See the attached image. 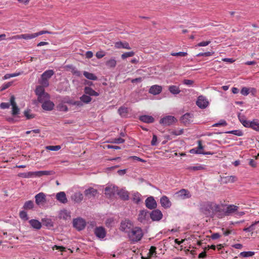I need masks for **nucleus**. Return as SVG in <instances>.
Masks as SVG:
<instances>
[{"mask_svg":"<svg viewBox=\"0 0 259 259\" xmlns=\"http://www.w3.org/2000/svg\"><path fill=\"white\" fill-rule=\"evenodd\" d=\"M227 125V122L224 120L221 119L219 121V122L214 123L212 125V127H217V126H226Z\"/></svg>","mask_w":259,"mask_h":259,"instance_id":"51","label":"nucleus"},{"mask_svg":"<svg viewBox=\"0 0 259 259\" xmlns=\"http://www.w3.org/2000/svg\"><path fill=\"white\" fill-rule=\"evenodd\" d=\"M29 224L34 229L38 230L41 227V224L38 220L32 219L29 221Z\"/></svg>","mask_w":259,"mask_h":259,"instance_id":"31","label":"nucleus"},{"mask_svg":"<svg viewBox=\"0 0 259 259\" xmlns=\"http://www.w3.org/2000/svg\"><path fill=\"white\" fill-rule=\"evenodd\" d=\"M117 194L119 197L123 200H127L129 199V193L124 189H122L119 190H118Z\"/></svg>","mask_w":259,"mask_h":259,"instance_id":"23","label":"nucleus"},{"mask_svg":"<svg viewBox=\"0 0 259 259\" xmlns=\"http://www.w3.org/2000/svg\"><path fill=\"white\" fill-rule=\"evenodd\" d=\"M213 52H207L205 53H200L196 55L197 57H201V56H212L213 54Z\"/></svg>","mask_w":259,"mask_h":259,"instance_id":"59","label":"nucleus"},{"mask_svg":"<svg viewBox=\"0 0 259 259\" xmlns=\"http://www.w3.org/2000/svg\"><path fill=\"white\" fill-rule=\"evenodd\" d=\"M116 64L117 62L114 58H111L105 63L106 66L109 68H114L116 66Z\"/></svg>","mask_w":259,"mask_h":259,"instance_id":"34","label":"nucleus"},{"mask_svg":"<svg viewBox=\"0 0 259 259\" xmlns=\"http://www.w3.org/2000/svg\"><path fill=\"white\" fill-rule=\"evenodd\" d=\"M183 133V129H180L178 130H174L171 132V134L179 136L181 135Z\"/></svg>","mask_w":259,"mask_h":259,"instance_id":"62","label":"nucleus"},{"mask_svg":"<svg viewBox=\"0 0 259 259\" xmlns=\"http://www.w3.org/2000/svg\"><path fill=\"white\" fill-rule=\"evenodd\" d=\"M169 92L174 95H177L180 93V89L176 85H170L168 88Z\"/></svg>","mask_w":259,"mask_h":259,"instance_id":"38","label":"nucleus"},{"mask_svg":"<svg viewBox=\"0 0 259 259\" xmlns=\"http://www.w3.org/2000/svg\"><path fill=\"white\" fill-rule=\"evenodd\" d=\"M84 92L85 94L92 96H98L99 94L92 89L91 87H85L84 89Z\"/></svg>","mask_w":259,"mask_h":259,"instance_id":"27","label":"nucleus"},{"mask_svg":"<svg viewBox=\"0 0 259 259\" xmlns=\"http://www.w3.org/2000/svg\"><path fill=\"white\" fill-rule=\"evenodd\" d=\"M118 191V188L113 185H110L105 189V194L109 198H111Z\"/></svg>","mask_w":259,"mask_h":259,"instance_id":"9","label":"nucleus"},{"mask_svg":"<svg viewBox=\"0 0 259 259\" xmlns=\"http://www.w3.org/2000/svg\"><path fill=\"white\" fill-rule=\"evenodd\" d=\"M83 75L87 78L90 80H96L98 78L95 74L87 71H84Z\"/></svg>","mask_w":259,"mask_h":259,"instance_id":"39","label":"nucleus"},{"mask_svg":"<svg viewBox=\"0 0 259 259\" xmlns=\"http://www.w3.org/2000/svg\"><path fill=\"white\" fill-rule=\"evenodd\" d=\"M241 123L243 124V125L246 127H250L251 126V121H248L246 119L244 120L241 121Z\"/></svg>","mask_w":259,"mask_h":259,"instance_id":"63","label":"nucleus"},{"mask_svg":"<svg viewBox=\"0 0 259 259\" xmlns=\"http://www.w3.org/2000/svg\"><path fill=\"white\" fill-rule=\"evenodd\" d=\"M176 121L177 119L174 116L168 115L161 118L160 120V123L164 126H168L171 125Z\"/></svg>","mask_w":259,"mask_h":259,"instance_id":"6","label":"nucleus"},{"mask_svg":"<svg viewBox=\"0 0 259 259\" xmlns=\"http://www.w3.org/2000/svg\"><path fill=\"white\" fill-rule=\"evenodd\" d=\"M216 203L214 202L211 201V211H210V215H209V217L213 218V216L215 215V206H216Z\"/></svg>","mask_w":259,"mask_h":259,"instance_id":"49","label":"nucleus"},{"mask_svg":"<svg viewBox=\"0 0 259 259\" xmlns=\"http://www.w3.org/2000/svg\"><path fill=\"white\" fill-rule=\"evenodd\" d=\"M133 199L134 202L137 204L139 203L141 201L140 194L138 193L134 194Z\"/></svg>","mask_w":259,"mask_h":259,"instance_id":"52","label":"nucleus"},{"mask_svg":"<svg viewBox=\"0 0 259 259\" xmlns=\"http://www.w3.org/2000/svg\"><path fill=\"white\" fill-rule=\"evenodd\" d=\"M225 183H233L237 180V178L234 176H228L224 178Z\"/></svg>","mask_w":259,"mask_h":259,"instance_id":"47","label":"nucleus"},{"mask_svg":"<svg viewBox=\"0 0 259 259\" xmlns=\"http://www.w3.org/2000/svg\"><path fill=\"white\" fill-rule=\"evenodd\" d=\"M254 252L252 251H243L240 253V255L243 257H249L254 255Z\"/></svg>","mask_w":259,"mask_h":259,"instance_id":"50","label":"nucleus"},{"mask_svg":"<svg viewBox=\"0 0 259 259\" xmlns=\"http://www.w3.org/2000/svg\"><path fill=\"white\" fill-rule=\"evenodd\" d=\"M21 177L24 178H29L35 177V171H29L28 172H24L21 174Z\"/></svg>","mask_w":259,"mask_h":259,"instance_id":"43","label":"nucleus"},{"mask_svg":"<svg viewBox=\"0 0 259 259\" xmlns=\"http://www.w3.org/2000/svg\"><path fill=\"white\" fill-rule=\"evenodd\" d=\"M150 217L153 221H158L162 219V213L160 210L155 209L151 212Z\"/></svg>","mask_w":259,"mask_h":259,"instance_id":"11","label":"nucleus"},{"mask_svg":"<svg viewBox=\"0 0 259 259\" xmlns=\"http://www.w3.org/2000/svg\"><path fill=\"white\" fill-rule=\"evenodd\" d=\"M35 33H25V34H22L20 35H17L13 36L9 38H8L9 40H12V39H24L26 40L31 39L34 38H35Z\"/></svg>","mask_w":259,"mask_h":259,"instance_id":"7","label":"nucleus"},{"mask_svg":"<svg viewBox=\"0 0 259 259\" xmlns=\"http://www.w3.org/2000/svg\"><path fill=\"white\" fill-rule=\"evenodd\" d=\"M196 105L201 109L205 108L208 105V101L207 99L203 96H200L198 97L196 101Z\"/></svg>","mask_w":259,"mask_h":259,"instance_id":"10","label":"nucleus"},{"mask_svg":"<svg viewBox=\"0 0 259 259\" xmlns=\"http://www.w3.org/2000/svg\"><path fill=\"white\" fill-rule=\"evenodd\" d=\"M56 197L57 200L62 203L64 204L67 202V199L64 192L62 191L57 193Z\"/></svg>","mask_w":259,"mask_h":259,"instance_id":"21","label":"nucleus"},{"mask_svg":"<svg viewBox=\"0 0 259 259\" xmlns=\"http://www.w3.org/2000/svg\"><path fill=\"white\" fill-rule=\"evenodd\" d=\"M135 55V52L133 51L125 52L122 54L121 58L122 60H124L128 57H131Z\"/></svg>","mask_w":259,"mask_h":259,"instance_id":"46","label":"nucleus"},{"mask_svg":"<svg viewBox=\"0 0 259 259\" xmlns=\"http://www.w3.org/2000/svg\"><path fill=\"white\" fill-rule=\"evenodd\" d=\"M146 206L149 209H154L156 208L157 204L156 201L153 197H149L146 199L145 201Z\"/></svg>","mask_w":259,"mask_h":259,"instance_id":"17","label":"nucleus"},{"mask_svg":"<svg viewBox=\"0 0 259 259\" xmlns=\"http://www.w3.org/2000/svg\"><path fill=\"white\" fill-rule=\"evenodd\" d=\"M73 225L78 231H81L85 228L86 223L83 219L79 218L73 220Z\"/></svg>","mask_w":259,"mask_h":259,"instance_id":"4","label":"nucleus"},{"mask_svg":"<svg viewBox=\"0 0 259 259\" xmlns=\"http://www.w3.org/2000/svg\"><path fill=\"white\" fill-rule=\"evenodd\" d=\"M160 201L162 206L165 208L170 207L171 205V202L166 196H163L160 198Z\"/></svg>","mask_w":259,"mask_h":259,"instance_id":"24","label":"nucleus"},{"mask_svg":"<svg viewBox=\"0 0 259 259\" xmlns=\"http://www.w3.org/2000/svg\"><path fill=\"white\" fill-rule=\"evenodd\" d=\"M211 201L204 202L200 205V211L206 217H209L210 215Z\"/></svg>","mask_w":259,"mask_h":259,"instance_id":"3","label":"nucleus"},{"mask_svg":"<svg viewBox=\"0 0 259 259\" xmlns=\"http://www.w3.org/2000/svg\"><path fill=\"white\" fill-rule=\"evenodd\" d=\"M54 74L53 70H48L45 71L41 75V78H44L47 79L50 78Z\"/></svg>","mask_w":259,"mask_h":259,"instance_id":"36","label":"nucleus"},{"mask_svg":"<svg viewBox=\"0 0 259 259\" xmlns=\"http://www.w3.org/2000/svg\"><path fill=\"white\" fill-rule=\"evenodd\" d=\"M250 128L256 132H259V120L257 119H255L251 121Z\"/></svg>","mask_w":259,"mask_h":259,"instance_id":"37","label":"nucleus"},{"mask_svg":"<svg viewBox=\"0 0 259 259\" xmlns=\"http://www.w3.org/2000/svg\"><path fill=\"white\" fill-rule=\"evenodd\" d=\"M35 172V177H40L42 176L52 175L54 174V172L51 170H40Z\"/></svg>","mask_w":259,"mask_h":259,"instance_id":"30","label":"nucleus"},{"mask_svg":"<svg viewBox=\"0 0 259 259\" xmlns=\"http://www.w3.org/2000/svg\"><path fill=\"white\" fill-rule=\"evenodd\" d=\"M133 226L132 223L128 220H125L121 222L120 229L121 231L129 233L133 229Z\"/></svg>","mask_w":259,"mask_h":259,"instance_id":"5","label":"nucleus"},{"mask_svg":"<svg viewBox=\"0 0 259 259\" xmlns=\"http://www.w3.org/2000/svg\"><path fill=\"white\" fill-rule=\"evenodd\" d=\"M198 147L195 148H193L190 150V153L191 154H201L202 153V150L203 149V146L202 144L201 140L198 141Z\"/></svg>","mask_w":259,"mask_h":259,"instance_id":"19","label":"nucleus"},{"mask_svg":"<svg viewBox=\"0 0 259 259\" xmlns=\"http://www.w3.org/2000/svg\"><path fill=\"white\" fill-rule=\"evenodd\" d=\"M125 140L121 138H114L112 140L111 143H115V144H121L123 143Z\"/></svg>","mask_w":259,"mask_h":259,"instance_id":"54","label":"nucleus"},{"mask_svg":"<svg viewBox=\"0 0 259 259\" xmlns=\"http://www.w3.org/2000/svg\"><path fill=\"white\" fill-rule=\"evenodd\" d=\"M10 101L11 105L12 106V115H15L18 114L19 112V109L17 106V104L15 102V98L14 95L11 96Z\"/></svg>","mask_w":259,"mask_h":259,"instance_id":"14","label":"nucleus"},{"mask_svg":"<svg viewBox=\"0 0 259 259\" xmlns=\"http://www.w3.org/2000/svg\"><path fill=\"white\" fill-rule=\"evenodd\" d=\"M85 196L89 198L95 197L98 193L97 189L90 187L84 192Z\"/></svg>","mask_w":259,"mask_h":259,"instance_id":"15","label":"nucleus"},{"mask_svg":"<svg viewBox=\"0 0 259 259\" xmlns=\"http://www.w3.org/2000/svg\"><path fill=\"white\" fill-rule=\"evenodd\" d=\"M47 150L51 151H58L61 149V146L59 145L56 146H48L46 147Z\"/></svg>","mask_w":259,"mask_h":259,"instance_id":"48","label":"nucleus"},{"mask_svg":"<svg viewBox=\"0 0 259 259\" xmlns=\"http://www.w3.org/2000/svg\"><path fill=\"white\" fill-rule=\"evenodd\" d=\"M83 195L80 192L74 193L71 196V199L75 203H79L83 200Z\"/></svg>","mask_w":259,"mask_h":259,"instance_id":"18","label":"nucleus"},{"mask_svg":"<svg viewBox=\"0 0 259 259\" xmlns=\"http://www.w3.org/2000/svg\"><path fill=\"white\" fill-rule=\"evenodd\" d=\"M59 218L61 219H63L64 220H67L68 219H70V213L67 210H61L59 214Z\"/></svg>","mask_w":259,"mask_h":259,"instance_id":"29","label":"nucleus"},{"mask_svg":"<svg viewBox=\"0 0 259 259\" xmlns=\"http://www.w3.org/2000/svg\"><path fill=\"white\" fill-rule=\"evenodd\" d=\"M156 247L154 246H152L150 249H149V254L150 256H156Z\"/></svg>","mask_w":259,"mask_h":259,"instance_id":"55","label":"nucleus"},{"mask_svg":"<svg viewBox=\"0 0 259 259\" xmlns=\"http://www.w3.org/2000/svg\"><path fill=\"white\" fill-rule=\"evenodd\" d=\"M148 212L146 210H140L138 215V220L141 222H142L143 221L145 220Z\"/></svg>","mask_w":259,"mask_h":259,"instance_id":"35","label":"nucleus"},{"mask_svg":"<svg viewBox=\"0 0 259 259\" xmlns=\"http://www.w3.org/2000/svg\"><path fill=\"white\" fill-rule=\"evenodd\" d=\"M115 47L116 49H125L127 50H131V48L129 45V44L126 42H122V41H117L115 43Z\"/></svg>","mask_w":259,"mask_h":259,"instance_id":"25","label":"nucleus"},{"mask_svg":"<svg viewBox=\"0 0 259 259\" xmlns=\"http://www.w3.org/2000/svg\"><path fill=\"white\" fill-rule=\"evenodd\" d=\"M258 223H259V221L255 222L252 224H251L249 227L244 228L243 229V231L245 232H251V233H252L253 231L255 229L254 226Z\"/></svg>","mask_w":259,"mask_h":259,"instance_id":"42","label":"nucleus"},{"mask_svg":"<svg viewBox=\"0 0 259 259\" xmlns=\"http://www.w3.org/2000/svg\"><path fill=\"white\" fill-rule=\"evenodd\" d=\"M54 32H50L47 30H41L38 32L35 33V37H37L39 35H42L44 34H54Z\"/></svg>","mask_w":259,"mask_h":259,"instance_id":"57","label":"nucleus"},{"mask_svg":"<svg viewBox=\"0 0 259 259\" xmlns=\"http://www.w3.org/2000/svg\"><path fill=\"white\" fill-rule=\"evenodd\" d=\"M34 206L33 202L31 200H28L25 202L23 205V208L24 209H31L33 208Z\"/></svg>","mask_w":259,"mask_h":259,"instance_id":"41","label":"nucleus"},{"mask_svg":"<svg viewBox=\"0 0 259 259\" xmlns=\"http://www.w3.org/2000/svg\"><path fill=\"white\" fill-rule=\"evenodd\" d=\"M238 209V207L236 205H229L227 207L226 209H224V216L229 215L236 212Z\"/></svg>","mask_w":259,"mask_h":259,"instance_id":"16","label":"nucleus"},{"mask_svg":"<svg viewBox=\"0 0 259 259\" xmlns=\"http://www.w3.org/2000/svg\"><path fill=\"white\" fill-rule=\"evenodd\" d=\"M52 249L54 250L56 249H59L61 252H64L66 251V248L65 247H63L62 246H58L57 245H55L53 247Z\"/></svg>","mask_w":259,"mask_h":259,"instance_id":"64","label":"nucleus"},{"mask_svg":"<svg viewBox=\"0 0 259 259\" xmlns=\"http://www.w3.org/2000/svg\"><path fill=\"white\" fill-rule=\"evenodd\" d=\"M224 206L225 205L223 204H216L215 215H217L219 218H221L224 216Z\"/></svg>","mask_w":259,"mask_h":259,"instance_id":"13","label":"nucleus"},{"mask_svg":"<svg viewBox=\"0 0 259 259\" xmlns=\"http://www.w3.org/2000/svg\"><path fill=\"white\" fill-rule=\"evenodd\" d=\"M162 87L158 85H154L151 87L149 92L154 95L159 94L162 91Z\"/></svg>","mask_w":259,"mask_h":259,"instance_id":"22","label":"nucleus"},{"mask_svg":"<svg viewBox=\"0 0 259 259\" xmlns=\"http://www.w3.org/2000/svg\"><path fill=\"white\" fill-rule=\"evenodd\" d=\"M40 83L42 85L41 86L44 87H47L49 84L48 79L44 78H41V81Z\"/></svg>","mask_w":259,"mask_h":259,"instance_id":"61","label":"nucleus"},{"mask_svg":"<svg viewBox=\"0 0 259 259\" xmlns=\"http://www.w3.org/2000/svg\"><path fill=\"white\" fill-rule=\"evenodd\" d=\"M54 106V104L50 101L49 100L45 101V102L42 103V108L43 109L47 111H50L52 110Z\"/></svg>","mask_w":259,"mask_h":259,"instance_id":"26","label":"nucleus"},{"mask_svg":"<svg viewBox=\"0 0 259 259\" xmlns=\"http://www.w3.org/2000/svg\"><path fill=\"white\" fill-rule=\"evenodd\" d=\"M192 115L188 113L183 115L181 118V121L185 125L190 124L192 121Z\"/></svg>","mask_w":259,"mask_h":259,"instance_id":"20","label":"nucleus"},{"mask_svg":"<svg viewBox=\"0 0 259 259\" xmlns=\"http://www.w3.org/2000/svg\"><path fill=\"white\" fill-rule=\"evenodd\" d=\"M226 133L232 134L238 136H241L243 135V133L240 130H234L226 132Z\"/></svg>","mask_w":259,"mask_h":259,"instance_id":"56","label":"nucleus"},{"mask_svg":"<svg viewBox=\"0 0 259 259\" xmlns=\"http://www.w3.org/2000/svg\"><path fill=\"white\" fill-rule=\"evenodd\" d=\"M35 203L37 205H42L46 203V195L43 192H40L35 196Z\"/></svg>","mask_w":259,"mask_h":259,"instance_id":"8","label":"nucleus"},{"mask_svg":"<svg viewBox=\"0 0 259 259\" xmlns=\"http://www.w3.org/2000/svg\"><path fill=\"white\" fill-rule=\"evenodd\" d=\"M139 119L141 121L147 123H153L154 121V118L149 115L141 116Z\"/></svg>","mask_w":259,"mask_h":259,"instance_id":"28","label":"nucleus"},{"mask_svg":"<svg viewBox=\"0 0 259 259\" xmlns=\"http://www.w3.org/2000/svg\"><path fill=\"white\" fill-rule=\"evenodd\" d=\"M20 218L24 220H27L28 219L27 213L26 211L22 210L19 213Z\"/></svg>","mask_w":259,"mask_h":259,"instance_id":"53","label":"nucleus"},{"mask_svg":"<svg viewBox=\"0 0 259 259\" xmlns=\"http://www.w3.org/2000/svg\"><path fill=\"white\" fill-rule=\"evenodd\" d=\"M118 112L122 117H125L128 113V109L125 107H121L118 109Z\"/></svg>","mask_w":259,"mask_h":259,"instance_id":"40","label":"nucleus"},{"mask_svg":"<svg viewBox=\"0 0 259 259\" xmlns=\"http://www.w3.org/2000/svg\"><path fill=\"white\" fill-rule=\"evenodd\" d=\"M24 114L27 119H30L34 117V115L30 114V110L25 111Z\"/></svg>","mask_w":259,"mask_h":259,"instance_id":"60","label":"nucleus"},{"mask_svg":"<svg viewBox=\"0 0 259 259\" xmlns=\"http://www.w3.org/2000/svg\"><path fill=\"white\" fill-rule=\"evenodd\" d=\"M35 94L37 96L46 93L45 92L44 87L41 85L37 87L35 89Z\"/></svg>","mask_w":259,"mask_h":259,"instance_id":"45","label":"nucleus"},{"mask_svg":"<svg viewBox=\"0 0 259 259\" xmlns=\"http://www.w3.org/2000/svg\"><path fill=\"white\" fill-rule=\"evenodd\" d=\"M170 55L172 56L185 57L187 55V53L182 52H180L178 53H171Z\"/></svg>","mask_w":259,"mask_h":259,"instance_id":"58","label":"nucleus"},{"mask_svg":"<svg viewBox=\"0 0 259 259\" xmlns=\"http://www.w3.org/2000/svg\"><path fill=\"white\" fill-rule=\"evenodd\" d=\"M80 99L82 102H83L86 104L89 103L92 100V98L90 97V96H88L87 95H82L80 98Z\"/></svg>","mask_w":259,"mask_h":259,"instance_id":"44","label":"nucleus"},{"mask_svg":"<svg viewBox=\"0 0 259 259\" xmlns=\"http://www.w3.org/2000/svg\"><path fill=\"white\" fill-rule=\"evenodd\" d=\"M96 236L100 239H103L106 236V232L105 229L102 227H99L95 228L94 231Z\"/></svg>","mask_w":259,"mask_h":259,"instance_id":"12","label":"nucleus"},{"mask_svg":"<svg viewBox=\"0 0 259 259\" xmlns=\"http://www.w3.org/2000/svg\"><path fill=\"white\" fill-rule=\"evenodd\" d=\"M186 168L189 170L197 171L204 169L205 168V166L203 165L198 164L196 166H188Z\"/></svg>","mask_w":259,"mask_h":259,"instance_id":"33","label":"nucleus"},{"mask_svg":"<svg viewBox=\"0 0 259 259\" xmlns=\"http://www.w3.org/2000/svg\"><path fill=\"white\" fill-rule=\"evenodd\" d=\"M190 192L185 189H182L175 194V197L177 200H184L191 198Z\"/></svg>","mask_w":259,"mask_h":259,"instance_id":"2","label":"nucleus"},{"mask_svg":"<svg viewBox=\"0 0 259 259\" xmlns=\"http://www.w3.org/2000/svg\"><path fill=\"white\" fill-rule=\"evenodd\" d=\"M50 95L47 93H45L40 95L37 96L38 101L40 103H44L49 100Z\"/></svg>","mask_w":259,"mask_h":259,"instance_id":"32","label":"nucleus"},{"mask_svg":"<svg viewBox=\"0 0 259 259\" xmlns=\"http://www.w3.org/2000/svg\"><path fill=\"white\" fill-rule=\"evenodd\" d=\"M130 240L136 242L140 241L143 236L142 230L139 227H135L128 234Z\"/></svg>","mask_w":259,"mask_h":259,"instance_id":"1","label":"nucleus"}]
</instances>
